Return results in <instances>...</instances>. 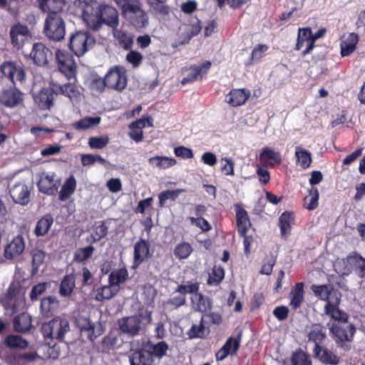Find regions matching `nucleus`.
I'll list each match as a JSON object with an SVG mask.
<instances>
[{
	"instance_id": "4d7b16f0",
	"label": "nucleus",
	"mask_w": 365,
	"mask_h": 365,
	"mask_svg": "<svg viewBox=\"0 0 365 365\" xmlns=\"http://www.w3.org/2000/svg\"><path fill=\"white\" fill-rule=\"evenodd\" d=\"M292 365H312L309 356L301 349L294 351L291 357Z\"/></svg>"
},
{
	"instance_id": "f8f14e48",
	"label": "nucleus",
	"mask_w": 365,
	"mask_h": 365,
	"mask_svg": "<svg viewBox=\"0 0 365 365\" xmlns=\"http://www.w3.org/2000/svg\"><path fill=\"white\" fill-rule=\"evenodd\" d=\"M56 88L50 84L49 87L41 88L34 96L35 103L42 110H51L54 106Z\"/></svg>"
},
{
	"instance_id": "680f3d73",
	"label": "nucleus",
	"mask_w": 365,
	"mask_h": 365,
	"mask_svg": "<svg viewBox=\"0 0 365 365\" xmlns=\"http://www.w3.org/2000/svg\"><path fill=\"white\" fill-rule=\"evenodd\" d=\"M325 32L326 29L323 28L319 29L316 33L313 34L312 29L310 28V43L307 46V48H305V49L302 51V56H305L312 52L315 46V41L319 38L322 37Z\"/></svg>"
},
{
	"instance_id": "a211bd4d",
	"label": "nucleus",
	"mask_w": 365,
	"mask_h": 365,
	"mask_svg": "<svg viewBox=\"0 0 365 365\" xmlns=\"http://www.w3.org/2000/svg\"><path fill=\"white\" fill-rule=\"evenodd\" d=\"M242 338V332H240L235 338L230 336L222 347L215 354L217 361H222L229 354L235 355L240 349Z\"/></svg>"
},
{
	"instance_id": "f03ea898",
	"label": "nucleus",
	"mask_w": 365,
	"mask_h": 365,
	"mask_svg": "<svg viewBox=\"0 0 365 365\" xmlns=\"http://www.w3.org/2000/svg\"><path fill=\"white\" fill-rule=\"evenodd\" d=\"M329 333L337 346L344 351H349L356 329L349 322L329 323Z\"/></svg>"
},
{
	"instance_id": "2eb2a0df",
	"label": "nucleus",
	"mask_w": 365,
	"mask_h": 365,
	"mask_svg": "<svg viewBox=\"0 0 365 365\" xmlns=\"http://www.w3.org/2000/svg\"><path fill=\"white\" fill-rule=\"evenodd\" d=\"M9 36L13 47L20 49L24 46L27 38L31 36V33L27 26L18 23L11 27Z\"/></svg>"
},
{
	"instance_id": "f704fd0d",
	"label": "nucleus",
	"mask_w": 365,
	"mask_h": 365,
	"mask_svg": "<svg viewBox=\"0 0 365 365\" xmlns=\"http://www.w3.org/2000/svg\"><path fill=\"white\" fill-rule=\"evenodd\" d=\"M358 42L359 36L355 33H349L340 43L341 56H350L356 50Z\"/></svg>"
},
{
	"instance_id": "20e7f679",
	"label": "nucleus",
	"mask_w": 365,
	"mask_h": 365,
	"mask_svg": "<svg viewBox=\"0 0 365 365\" xmlns=\"http://www.w3.org/2000/svg\"><path fill=\"white\" fill-rule=\"evenodd\" d=\"M96 43L95 38L88 31H78L71 34L69 38V49L76 56H83L91 49Z\"/></svg>"
},
{
	"instance_id": "09e8293b",
	"label": "nucleus",
	"mask_w": 365,
	"mask_h": 365,
	"mask_svg": "<svg viewBox=\"0 0 365 365\" xmlns=\"http://www.w3.org/2000/svg\"><path fill=\"white\" fill-rule=\"evenodd\" d=\"M295 157L297 158V163L299 164L303 169L308 168L312 161L311 153L299 146L295 148Z\"/></svg>"
},
{
	"instance_id": "72a5a7b5",
	"label": "nucleus",
	"mask_w": 365,
	"mask_h": 365,
	"mask_svg": "<svg viewBox=\"0 0 365 365\" xmlns=\"http://www.w3.org/2000/svg\"><path fill=\"white\" fill-rule=\"evenodd\" d=\"M193 309L201 313H206L212 309V300L198 292L191 299Z\"/></svg>"
},
{
	"instance_id": "f3484780",
	"label": "nucleus",
	"mask_w": 365,
	"mask_h": 365,
	"mask_svg": "<svg viewBox=\"0 0 365 365\" xmlns=\"http://www.w3.org/2000/svg\"><path fill=\"white\" fill-rule=\"evenodd\" d=\"M313 354L315 359L324 365H339L341 361L339 356L325 345L314 348Z\"/></svg>"
},
{
	"instance_id": "69168bd1",
	"label": "nucleus",
	"mask_w": 365,
	"mask_h": 365,
	"mask_svg": "<svg viewBox=\"0 0 365 365\" xmlns=\"http://www.w3.org/2000/svg\"><path fill=\"white\" fill-rule=\"evenodd\" d=\"M269 49L266 44H258L252 51L251 56L246 65L252 64L254 61H259L263 57V53Z\"/></svg>"
},
{
	"instance_id": "423d86ee",
	"label": "nucleus",
	"mask_w": 365,
	"mask_h": 365,
	"mask_svg": "<svg viewBox=\"0 0 365 365\" xmlns=\"http://www.w3.org/2000/svg\"><path fill=\"white\" fill-rule=\"evenodd\" d=\"M43 33L46 37L54 41L63 39L66 34V24L61 14L53 13L47 15Z\"/></svg>"
},
{
	"instance_id": "79ce46f5",
	"label": "nucleus",
	"mask_w": 365,
	"mask_h": 365,
	"mask_svg": "<svg viewBox=\"0 0 365 365\" xmlns=\"http://www.w3.org/2000/svg\"><path fill=\"white\" fill-rule=\"evenodd\" d=\"M20 294V287L14 284H11L6 292L7 302L4 304L5 309L10 310L11 314L16 312L15 299Z\"/></svg>"
},
{
	"instance_id": "13d9d810",
	"label": "nucleus",
	"mask_w": 365,
	"mask_h": 365,
	"mask_svg": "<svg viewBox=\"0 0 365 365\" xmlns=\"http://www.w3.org/2000/svg\"><path fill=\"white\" fill-rule=\"evenodd\" d=\"M95 247L92 245L78 249L74 254L73 260L78 263H82L88 259L93 255Z\"/></svg>"
},
{
	"instance_id": "37998d69",
	"label": "nucleus",
	"mask_w": 365,
	"mask_h": 365,
	"mask_svg": "<svg viewBox=\"0 0 365 365\" xmlns=\"http://www.w3.org/2000/svg\"><path fill=\"white\" fill-rule=\"evenodd\" d=\"M310 185L311 187L308 189V194L304 197V207L309 210H313L318 207L319 193L314 186L315 184Z\"/></svg>"
},
{
	"instance_id": "4c0bfd02",
	"label": "nucleus",
	"mask_w": 365,
	"mask_h": 365,
	"mask_svg": "<svg viewBox=\"0 0 365 365\" xmlns=\"http://www.w3.org/2000/svg\"><path fill=\"white\" fill-rule=\"evenodd\" d=\"M210 333L209 327H205V316H202L199 324H192L187 331V335L190 339H205Z\"/></svg>"
},
{
	"instance_id": "a18cd8bd",
	"label": "nucleus",
	"mask_w": 365,
	"mask_h": 365,
	"mask_svg": "<svg viewBox=\"0 0 365 365\" xmlns=\"http://www.w3.org/2000/svg\"><path fill=\"white\" fill-rule=\"evenodd\" d=\"M145 127V120L144 118L137 120L133 122L129 128L130 129L128 135L130 138L136 143L141 142L143 139V132L142 129Z\"/></svg>"
},
{
	"instance_id": "58836bf2",
	"label": "nucleus",
	"mask_w": 365,
	"mask_h": 365,
	"mask_svg": "<svg viewBox=\"0 0 365 365\" xmlns=\"http://www.w3.org/2000/svg\"><path fill=\"white\" fill-rule=\"evenodd\" d=\"M166 1L167 0H147L151 12L163 19L168 17L171 12L170 7L166 4Z\"/></svg>"
},
{
	"instance_id": "4be33fe9",
	"label": "nucleus",
	"mask_w": 365,
	"mask_h": 365,
	"mask_svg": "<svg viewBox=\"0 0 365 365\" xmlns=\"http://www.w3.org/2000/svg\"><path fill=\"white\" fill-rule=\"evenodd\" d=\"M150 256L149 242L145 240L140 239L134 245L133 267H138Z\"/></svg>"
},
{
	"instance_id": "052dcab7",
	"label": "nucleus",
	"mask_w": 365,
	"mask_h": 365,
	"mask_svg": "<svg viewBox=\"0 0 365 365\" xmlns=\"http://www.w3.org/2000/svg\"><path fill=\"white\" fill-rule=\"evenodd\" d=\"M100 122V117H88L77 121L74 124V128L76 130H86L93 126L98 125Z\"/></svg>"
},
{
	"instance_id": "412c9836",
	"label": "nucleus",
	"mask_w": 365,
	"mask_h": 365,
	"mask_svg": "<svg viewBox=\"0 0 365 365\" xmlns=\"http://www.w3.org/2000/svg\"><path fill=\"white\" fill-rule=\"evenodd\" d=\"M130 365H153L150 354L142 345L138 349H130L128 353Z\"/></svg>"
},
{
	"instance_id": "1a4fd4ad",
	"label": "nucleus",
	"mask_w": 365,
	"mask_h": 365,
	"mask_svg": "<svg viewBox=\"0 0 365 365\" xmlns=\"http://www.w3.org/2000/svg\"><path fill=\"white\" fill-rule=\"evenodd\" d=\"M106 77L107 87L116 91H123L127 86L126 70L124 67L115 66L109 69Z\"/></svg>"
},
{
	"instance_id": "7ed1b4c3",
	"label": "nucleus",
	"mask_w": 365,
	"mask_h": 365,
	"mask_svg": "<svg viewBox=\"0 0 365 365\" xmlns=\"http://www.w3.org/2000/svg\"><path fill=\"white\" fill-rule=\"evenodd\" d=\"M69 331V322L61 317H56L48 322L43 323L41 328L44 339H56L58 341H63L65 334Z\"/></svg>"
},
{
	"instance_id": "c03bdc74",
	"label": "nucleus",
	"mask_w": 365,
	"mask_h": 365,
	"mask_svg": "<svg viewBox=\"0 0 365 365\" xmlns=\"http://www.w3.org/2000/svg\"><path fill=\"white\" fill-rule=\"evenodd\" d=\"M75 288V275L73 274H66L62 279L59 294L61 297H67L71 295Z\"/></svg>"
},
{
	"instance_id": "7c9ffc66",
	"label": "nucleus",
	"mask_w": 365,
	"mask_h": 365,
	"mask_svg": "<svg viewBox=\"0 0 365 365\" xmlns=\"http://www.w3.org/2000/svg\"><path fill=\"white\" fill-rule=\"evenodd\" d=\"M13 200L21 205H26L30 200V191L26 184H15L10 190Z\"/></svg>"
},
{
	"instance_id": "b1692460",
	"label": "nucleus",
	"mask_w": 365,
	"mask_h": 365,
	"mask_svg": "<svg viewBox=\"0 0 365 365\" xmlns=\"http://www.w3.org/2000/svg\"><path fill=\"white\" fill-rule=\"evenodd\" d=\"M25 241L22 235L15 237L4 249V257L12 259L19 257L25 250Z\"/></svg>"
},
{
	"instance_id": "c9c22d12",
	"label": "nucleus",
	"mask_w": 365,
	"mask_h": 365,
	"mask_svg": "<svg viewBox=\"0 0 365 365\" xmlns=\"http://www.w3.org/2000/svg\"><path fill=\"white\" fill-rule=\"evenodd\" d=\"M13 324L14 331L19 333H26L33 327L31 315L25 312L15 317Z\"/></svg>"
},
{
	"instance_id": "de8ad7c7",
	"label": "nucleus",
	"mask_w": 365,
	"mask_h": 365,
	"mask_svg": "<svg viewBox=\"0 0 365 365\" xmlns=\"http://www.w3.org/2000/svg\"><path fill=\"white\" fill-rule=\"evenodd\" d=\"M58 307V300L55 297H47L41 302V312L45 317L52 315L53 311Z\"/></svg>"
},
{
	"instance_id": "603ef678",
	"label": "nucleus",
	"mask_w": 365,
	"mask_h": 365,
	"mask_svg": "<svg viewBox=\"0 0 365 365\" xmlns=\"http://www.w3.org/2000/svg\"><path fill=\"white\" fill-rule=\"evenodd\" d=\"M148 161L151 165L155 166L160 169L170 168L176 163L175 159L173 158L158 155L150 158Z\"/></svg>"
},
{
	"instance_id": "4468645a",
	"label": "nucleus",
	"mask_w": 365,
	"mask_h": 365,
	"mask_svg": "<svg viewBox=\"0 0 365 365\" xmlns=\"http://www.w3.org/2000/svg\"><path fill=\"white\" fill-rule=\"evenodd\" d=\"M341 303V296H336L334 302H329L324 308V312L326 315L330 317L334 320L332 323H344L349 322V315L339 309Z\"/></svg>"
},
{
	"instance_id": "6e6552de",
	"label": "nucleus",
	"mask_w": 365,
	"mask_h": 365,
	"mask_svg": "<svg viewBox=\"0 0 365 365\" xmlns=\"http://www.w3.org/2000/svg\"><path fill=\"white\" fill-rule=\"evenodd\" d=\"M56 59L59 71L68 81H76L77 66L73 56L66 51L58 49Z\"/></svg>"
},
{
	"instance_id": "473e14b6",
	"label": "nucleus",
	"mask_w": 365,
	"mask_h": 365,
	"mask_svg": "<svg viewBox=\"0 0 365 365\" xmlns=\"http://www.w3.org/2000/svg\"><path fill=\"white\" fill-rule=\"evenodd\" d=\"M54 222L51 214L48 213L42 216L36 222L34 233L37 237L46 236L51 228Z\"/></svg>"
},
{
	"instance_id": "e2e57ef3",
	"label": "nucleus",
	"mask_w": 365,
	"mask_h": 365,
	"mask_svg": "<svg viewBox=\"0 0 365 365\" xmlns=\"http://www.w3.org/2000/svg\"><path fill=\"white\" fill-rule=\"evenodd\" d=\"M130 22L135 28L142 29L145 27L148 24L147 14L144 10H142L139 13L130 16Z\"/></svg>"
},
{
	"instance_id": "bb28decb",
	"label": "nucleus",
	"mask_w": 365,
	"mask_h": 365,
	"mask_svg": "<svg viewBox=\"0 0 365 365\" xmlns=\"http://www.w3.org/2000/svg\"><path fill=\"white\" fill-rule=\"evenodd\" d=\"M308 341L314 344V348L317 346H324L327 336L326 329L320 324H314L311 326L307 334Z\"/></svg>"
},
{
	"instance_id": "a19ab883",
	"label": "nucleus",
	"mask_w": 365,
	"mask_h": 365,
	"mask_svg": "<svg viewBox=\"0 0 365 365\" xmlns=\"http://www.w3.org/2000/svg\"><path fill=\"white\" fill-rule=\"evenodd\" d=\"M4 344L9 349H19L21 350L26 349L29 345V342L26 339L16 334L7 335L4 339Z\"/></svg>"
},
{
	"instance_id": "aec40b11",
	"label": "nucleus",
	"mask_w": 365,
	"mask_h": 365,
	"mask_svg": "<svg viewBox=\"0 0 365 365\" xmlns=\"http://www.w3.org/2000/svg\"><path fill=\"white\" fill-rule=\"evenodd\" d=\"M41 359L37 351L19 353L15 352L8 355L6 361L9 365H28Z\"/></svg>"
},
{
	"instance_id": "338daca9",
	"label": "nucleus",
	"mask_w": 365,
	"mask_h": 365,
	"mask_svg": "<svg viewBox=\"0 0 365 365\" xmlns=\"http://www.w3.org/2000/svg\"><path fill=\"white\" fill-rule=\"evenodd\" d=\"M109 143L108 136L91 137L88 145L92 149H103Z\"/></svg>"
},
{
	"instance_id": "9d476101",
	"label": "nucleus",
	"mask_w": 365,
	"mask_h": 365,
	"mask_svg": "<svg viewBox=\"0 0 365 365\" xmlns=\"http://www.w3.org/2000/svg\"><path fill=\"white\" fill-rule=\"evenodd\" d=\"M0 71L3 77L6 78L12 86H16L17 82L22 83L26 80L24 68L14 61H4L0 66Z\"/></svg>"
},
{
	"instance_id": "9b49d317",
	"label": "nucleus",
	"mask_w": 365,
	"mask_h": 365,
	"mask_svg": "<svg viewBox=\"0 0 365 365\" xmlns=\"http://www.w3.org/2000/svg\"><path fill=\"white\" fill-rule=\"evenodd\" d=\"M24 96V94L20 89L12 86L1 91L0 103L6 108H14L23 104Z\"/></svg>"
},
{
	"instance_id": "ddd939ff",
	"label": "nucleus",
	"mask_w": 365,
	"mask_h": 365,
	"mask_svg": "<svg viewBox=\"0 0 365 365\" xmlns=\"http://www.w3.org/2000/svg\"><path fill=\"white\" fill-rule=\"evenodd\" d=\"M30 57L36 65L44 66L52 59L53 53L44 43L38 42L33 44Z\"/></svg>"
},
{
	"instance_id": "5701e85b",
	"label": "nucleus",
	"mask_w": 365,
	"mask_h": 365,
	"mask_svg": "<svg viewBox=\"0 0 365 365\" xmlns=\"http://www.w3.org/2000/svg\"><path fill=\"white\" fill-rule=\"evenodd\" d=\"M310 289L317 297L326 302V304H328L329 302H334L335 294L336 296H341V294L338 291H335L329 284H312Z\"/></svg>"
},
{
	"instance_id": "2f4dec72",
	"label": "nucleus",
	"mask_w": 365,
	"mask_h": 365,
	"mask_svg": "<svg viewBox=\"0 0 365 365\" xmlns=\"http://www.w3.org/2000/svg\"><path fill=\"white\" fill-rule=\"evenodd\" d=\"M304 282H297L291 289L289 293V306L293 310L299 309L304 302Z\"/></svg>"
},
{
	"instance_id": "0eeeda50",
	"label": "nucleus",
	"mask_w": 365,
	"mask_h": 365,
	"mask_svg": "<svg viewBox=\"0 0 365 365\" xmlns=\"http://www.w3.org/2000/svg\"><path fill=\"white\" fill-rule=\"evenodd\" d=\"M74 324L83 340L93 342L103 333L101 324L96 326L89 317L78 315L75 318Z\"/></svg>"
},
{
	"instance_id": "a878e982",
	"label": "nucleus",
	"mask_w": 365,
	"mask_h": 365,
	"mask_svg": "<svg viewBox=\"0 0 365 365\" xmlns=\"http://www.w3.org/2000/svg\"><path fill=\"white\" fill-rule=\"evenodd\" d=\"M250 92L246 88H233L226 96L225 101L232 107L244 105L248 100Z\"/></svg>"
},
{
	"instance_id": "ea45409f",
	"label": "nucleus",
	"mask_w": 365,
	"mask_h": 365,
	"mask_svg": "<svg viewBox=\"0 0 365 365\" xmlns=\"http://www.w3.org/2000/svg\"><path fill=\"white\" fill-rule=\"evenodd\" d=\"M294 222V215L292 212H284L279 218V227L282 238H287L290 234L292 225Z\"/></svg>"
},
{
	"instance_id": "c85d7f7f",
	"label": "nucleus",
	"mask_w": 365,
	"mask_h": 365,
	"mask_svg": "<svg viewBox=\"0 0 365 365\" xmlns=\"http://www.w3.org/2000/svg\"><path fill=\"white\" fill-rule=\"evenodd\" d=\"M259 160L262 165L274 168L281 164L282 156L279 152L269 147H264L259 154Z\"/></svg>"
},
{
	"instance_id": "774afa93",
	"label": "nucleus",
	"mask_w": 365,
	"mask_h": 365,
	"mask_svg": "<svg viewBox=\"0 0 365 365\" xmlns=\"http://www.w3.org/2000/svg\"><path fill=\"white\" fill-rule=\"evenodd\" d=\"M122 11L125 14H129L131 16L136 14L141 11V4L139 1H130L129 0L126 4L121 9Z\"/></svg>"
},
{
	"instance_id": "dca6fc26",
	"label": "nucleus",
	"mask_w": 365,
	"mask_h": 365,
	"mask_svg": "<svg viewBox=\"0 0 365 365\" xmlns=\"http://www.w3.org/2000/svg\"><path fill=\"white\" fill-rule=\"evenodd\" d=\"M77 80L68 81L64 84H60L56 82H51V85L56 88V96L58 95L64 96L71 101L78 100L81 96L79 86L76 84Z\"/></svg>"
},
{
	"instance_id": "864d4df0",
	"label": "nucleus",
	"mask_w": 365,
	"mask_h": 365,
	"mask_svg": "<svg viewBox=\"0 0 365 365\" xmlns=\"http://www.w3.org/2000/svg\"><path fill=\"white\" fill-rule=\"evenodd\" d=\"M119 288L113 287L110 284L107 286H102L96 291V299L102 302L113 297L118 292Z\"/></svg>"
},
{
	"instance_id": "8fccbe9b",
	"label": "nucleus",
	"mask_w": 365,
	"mask_h": 365,
	"mask_svg": "<svg viewBox=\"0 0 365 365\" xmlns=\"http://www.w3.org/2000/svg\"><path fill=\"white\" fill-rule=\"evenodd\" d=\"M193 248L191 245L186 242H181L178 243L174 250L173 254L175 258L179 260L187 259L192 254Z\"/></svg>"
},
{
	"instance_id": "39448f33",
	"label": "nucleus",
	"mask_w": 365,
	"mask_h": 365,
	"mask_svg": "<svg viewBox=\"0 0 365 365\" xmlns=\"http://www.w3.org/2000/svg\"><path fill=\"white\" fill-rule=\"evenodd\" d=\"M151 319L150 312L148 311H140L136 315L119 319L118 326L123 333L133 336L139 334L141 324L143 323H150Z\"/></svg>"
},
{
	"instance_id": "c756f323",
	"label": "nucleus",
	"mask_w": 365,
	"mask_h": 365,
	"mask_svg": "<svg viewBox=\"0 0 365 365\" xmlns=\"http://www.w3.org/2000/svg\"><path fill=\"white\" fill-rule=\"evenodd\" d=\"M143 346L150 354L151 359H158L165 356L169 349V346L165 341H160L156 344L147 341L142 343Z\"/></svg>"
},
{
	"instance_id": "f257e3e1",
	"label": "nucleus",
	"mask_w": 365,
	"mask_h": 365,
	"mask_svg": "<svg viewBox=\"0 0 365 365\" xmlns=\"http://www.w3.org/2000/svg\"><path fill=\"white\" fill-rule=\"evenodd\" d=\"M83 19L86 26L93 31H98L103 24L115 29L119 24L117 10L108 4H101L94 12L84 11Z\"/></svg>"
},
{
	"instance_id": "0e129e2a",
	"label": "nucleus",
	"mask_w": 365,
	"mask_h": 365,
	"mask_svg": "<svg viewBox=\"0 0 365 365\" xmlns=\"http://www.w3.org/2000/svg\"><path fill=\"white\" fill-rule=\"evenodd\" d=\"M96 163L105 165L106 160L99 155L84 154L81 155V163L83 166L93 165Z\"/></svg>"
},
{
	"instance_id": "e433bc0d",
	"label": "nucleus",
	"mask_w": 365,
	"mask_h": 365,
	"mask_svg": "<svg viewBox=\"0 0 365 365\" xmlns=\"http://www.w3.org/2000/svg\"><path fill=\"white\" fill-rule=\"evenodd\" d=\"M39 9L48 14H60L65 4L64 0H37Z\"/></svg>"
},
{
	"instance_id": "6e6d98bb",
	"label": "nucleus",
	"mask_w": 365,
	"mask_h": 365,
	"mask_svg": "<svg viewBox=\"0 0 365 365\" xmlns=\"http://www.w3.org/2000/svg\"><path fill=\"white\" fill-rule=\"evenodd\" d=\"M225 277V270L221 266L215 265L209 274L207 284L208 285H219Z\"/></svg>"
},
{
	"instance_id": "5fc2aeb1",
	"label": "nucleus",
	"mask_w": 365,
	"mask_h": 365,
	"mask_svg": "<svg viewBox=\"0 0 365 365\" xmlns=\"http://www.w3.org/2000/svg\"><path fill=\"white\" fill-rule=\"evenodd\" d=\"M310 43V28H302L299 29L297 34V43L294 46L295 51H300L302 48L306 47Z\"/></svg>"
},
{
	"instance_id": "cd10ccee",
	"label": "nucleus",
	"mask_w": 365,
	"mask_h": 365,
	"mask_svg": "<svg viewBox=\"0 0 365 365\" xmlns=\"http://www.w3.org/2000/svg\"><path fill=\"white\" fill-rule=\"evenodd\" d=\"M236 220L240 235H245L251 227L247 212L240 204L235 205Z\"/></svg>"
},
{
	"instance_id": "3c124183",
	"label": "nucleus",
	"mask_w": 365,
	"mask_h": 365,
	"mask_svg": "<svg viewBox=\"0 0 365 365\" xmlns=\"http://www.w3.org/2000/svg\"><path fill=\"white\" fill-rule=\"evenodd\" d=\"M128 279V272L126 269H120L112 272L108 276V283L113 287L118 288L120 284L125 282Z\"/></svg>"
},
{
	"instance_id": "bf43d9fd",
	"label": "nucleus",
	"mask_w": 365,
	"mask_h": 365,
	"mask_svg": "<svg viewBox=\"0 0 365 365\" xmlns=\"http://www.w3.org/2000/svg\"><path fill=\"white\" fill-rule=\"evenodd\" d=\"M184 191L185 190L182 189H176L162 192L158 196L159 206L161 207H164L168 200L175 201L178 197L179 195Z\"/></svg>"
},
{
	"instance_id": "393cba45",
	"label": "nucleus",
	"mask_w": 365,
	"mask_h": 365,
	"mask_svg": "<svg viewBox=\"0 0 365 365\" xmlns=\"http://www.w3.org/2000/svg\"><path fill=\"white\" fill-rule=\"evenodd\" d=\"M349 270L354 272L359 277H365V259L356 252L350 253L346 258Z\"/></svg>"
},
{
	"instance_id": "6ab92c4d",
	"label": "nucleus",
	"mask_w": 365,
	"mask_h": 365,
	"mask_svg": "<svg viewBox=\"0 0 365 365\" xmlns=\"http://www.w3.org/2000/svg\"><path fill=\"white\" fill-rule=\"evenodd\" d=\"M212 63L210 61H205L198 66H190V72L181 81L182 85L191 83L196 81H201L204 76H206L211 68Z\"/></svg>"
},
{
	"instance_id": "49530a36",
	"label": "nucleus",
	"mask_w": 365,
	"mask_h": 365,
	"mask_svg": "<svg viewBox=\"0 0 365 365\" xmlns=\"http://www.w3.org/2000/svg\"><path fill=\"white\" fill-rule=\"evenodd\" d=\"M109 223L110 220H106L99 222V225H97L96 223L93 226V232L91 235V242L94 243L98 242L107 235Z\"/></svg>"
}]
</instances>
